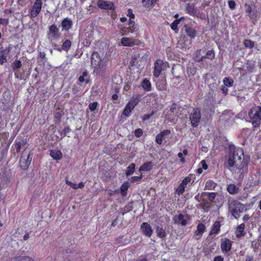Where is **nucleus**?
<instances>
[{
	"label": "nucleus",
	"instance_id": "nucleus-38",
	"mask_svg": "<svg viewBox=\"0 0 261 261\" xmlns=\"http://www.w3.org/2000/svg\"><path fill=\"white\" fill-rule=\"evenodd\" d=\"M156 232L157 236L161 239L165 238L167 234L165 230L160 226H158L156 228Z\"/></svg>",
	"mask_w": 261,
	"mask_h": 261
},
{
	"label": "nucleus",
	"instance_id": "nucleus-51",
	"mask_svg": "<svg viewBox=\"0 0 261 261\" xmlns=\"http://www.w3.org/2000/svg\"><path fill=\"white\" fill-rule=\"evenodd\" d=\"M180 19H175L171 24L172 30L175 31L177 30L178 25L180 22Z\"/></svg>",
	"mask_w": 261,
	"mask_h": 261
},
{
	"label": "nucleus",
	"instance_id": "nucleus-36",
	"mask_svg": "<svg viewBox=\"0 0 261 261\" xmlns=\"http://www.w3.org/2000/svg\"><path fill=\"white\" fill-rule=\"evenodd\" d=\"M201 49H197L195 54V55L194 56V60L196 62H202L204 59H203V56L201 55Z\"/></svg>",
	"mask_w": 261,
	"mask_h": 261
},
{
	"label": "nucleus",
	"instance_id": "nucleus-48",
	"mask_svg": "<svg viewBox=\"0 0 261 261\" xmlns=\"http://www.w3.org/2000/svg\"><path fill=\"white\" fill-rule=\"evenodd\" d=\"M71 129L69 126H65L62 130L60 132V135L62 136V138L65 137L67 134L71 132Z\"/></svg>",
	"mask_w": 261,
	"mask_h": 261
},
{
	"label": "nucleus",
	"instance_id": "nucleus-17",
	"mask_svg": "<svg viewBox=\"0 0 261 261\" xmlns=\"http://www.w3.org/2000/svg\"><path fill=\"white\" fill-rule=\"evenodd\" d=\"M27 144V141L25 139L18 137L15 141L13 146H14L17 153L20 152L21 148L23 147Z\"/></svg>",
	"mask_w": 261,
	"mask_h": 261
},
{
	"label": "nucleus",
	"instance_id": "nucleus-2",
	"mask_svg": "<svg viewBox=\"0 0 261 261\" xmlns=\"http://www.w3.org/2000/svg\"><path fill=\"white\" fill-rule=\"evenodd\" d=\"M248 116L253 128L259 127L261 124V105L252 107L248 111Z\"/></svg>",
	"mask_w": 261,
	"mask_h": 261
},
{
	"label": "nucleus",
	"instance_id": "nucleus-50",
	"mask_svg": "<svg viewBox=\"0 0 261 261\" xmlns=\"http://www.w3.org/2000/svg\"><path fill=\"white\" fill-rule=\"evenodd\" d=\"M223 83L225 86L230 87L232 86L233 81L229 79L228 77H225L223 79Z\"/></svg>",
	"mask_w": 261,
	"mask_h": 261
},
{
	"label": "nucleus",
	"instance_id": "nucleus-3",
	"mask_svg": "<svg viewBox=\"0 0 261 261\" xmlns=\"http://www.w3.org/2000/svg\"><path fill=\"white\" fill-rule=\"evenodd\" d=\"M228 204L231 214L237 219H239L241 213L246 210L245 205L237 200L230 198L228 200Z\"/></svg>",
	"mask_w": 261,
	"mask_h": 261
},
{
	"label": "nucleus",
	"instance_id": "nucleus-23",
	"mask_svg": "<svg viewBox=\"0 0 261 261\" xmlns=\"http://www.w3.org/2000/svg\"><path fill=\"white\" fill-rule=\"evenodd\" d=\"M221 226V225L220 221H216L211 227V229L210 231L209 234L211 236L214 234L216 235L219 233L220 231Z\"/></svg>",
	"mask_w": 261,
	"mask_h": 261
},
{
	"label": "nucleus",
	"instance_id": "nucleus-29",
	"mask_svg": "<svg viewBox=\"0 0 261 261\" xmlns=\"http://www.w3.org/2000/svg\"><path fill=\"white\" fill-rule=\"evenodd\" d=\"M153 164L151 162H147L143 164L139 168V171H149L151 170Z\"/></svg>",
	"mask_w": 261,
	"mask_h": 261
},
{
	"label": "nucleus",
	"instance_id": "nucleus-64",
	"mask_svg": "<svg viewBox=\"0 0 261 261\" xmlns=\"http://www.w3.org/2000/svg\"><path fill=\"white\" fill-rule=\"evenodd\" d=\"M214 261H224V260L222 256L218 255L214 257Z\"/></svg>",
	"mask_w": 261,
	"mask_h": 261
},
{
	"label": "nucleus",
	"instance_id": "nucleus-12",
	"mask_svg": "<svg viewBox=\"0 0 261 261\" xmlns=\"http://www.w3.org/2000/svg\"><path fill=\"white\" fill-rule=\"evenodd\" d=\"M120 31L122 35H127L129 33H133L137 30V27L135 24V22L134 20L129 19L128 21V27H121L120 28Z\"/></svg>",
	"mask_w": 261,
	"mask_h": 261
},
{
	"label": "nucleus",
	"instance_id": "nucleus-22",
	"mask_svg": "<svg viewBox=\"0 0 261 261\" xmlns=\"http://www.w3.org/2000/svg\"><path fill=\"white\" fill-rule=\"evenodd\" d=\"M244 7L245 12L247 16L251 19H253L256 17V10H253L250 5L246 3L244 5Z\"/></svg>",
	"mask_w": 261,
	"mask_h": 261
},
{
	"label": "nucleus",
	"instance_id": "nucleus-28",
	"mask_svg": "<svg viewBox=\"0 0 261 261\" xmlns=\"http://www.w3.org/2000/svg\"><path fill=\"white\" fill-rule=\"evenodd\" d=\"M142 89L146 92L151 91V84L149 80L144 79L141 83Z\"/></svg>",
	"mask_w": 261,
	"mask_h": 261
},
{
	"label": "nucleus",
	"instance_id": "nucleus-58",
	"mask_svg": "<svg viewBox=\"0 0 261 261\" xmlns=\"http://www.w3.org/2000/svg\"><path fill=\"white\" fill-rule=\"evenodd\" d=\"M65 182H66V184L69 186L70 187H71L72 188H73V189H75V190H76L77 189V188H76V184H75V183H73L68 180H65Z\"/></svg>",
	"mask_w": 261,
	"mask_h": 261
},
{
	"label": "nucleus",
	"instance_id": "nucleus-45",
	"mask_svg": "<svg viewBox=\"0 0 261 261\" xmlns=\"http://www.w3.org/2000/svg\"><path fill=\"white\" fill-rule=\"evenodd\" d=\"M22 66L21 62L19 60H15L12 64V67L14 71L17 70V69L21 68Z\"/></svg>",
	"mask_w": 261,
	"mask_h": 261
},
{
	"label": "nucleus",
	"instance_id": "nucleus-60",
	"mask_svg": "<svg viewBox=\"0 0 261 261\" xmlns=\"http://www.w3.org/2000/svg\"><path fill=\"white\" fill-rule=\"evenodd\" d=\"M127 16L129 17L130 19H134L135 17V16L133 13V10L131 9H128Z\"/></svg>",
	"mask_w": 261,
	"mask_h": 261
},
{
	"label": "nucleus",
	"instance_id": "nucleus-44",
	"mask_svg": "<svg viewBox=\"0 0 261 261\" xmlns=\"http://www.w3.org/2000/svg\"><path fill=\"white\" fill-rule=\"evenodd\" d=\"M175 193L178 195H182L185 191V187L181 183L175 189Z\"/></svg>",
	"mask_w": 261,
	"mask_h": 261
},
{
	"label": "nucleus",
	"instance_id": "nucleus-13",
	"mask_svg": "<svg viewBox=\"0 0 261 261\" xmlns=\"http://www.w3.org/2000/svg\"><path fill=\"white\" fill-rule=\"evenodd\" d=\"M98 7L102 10L115 11V7L114 4L110 1L105 0H98L97 2Z\"/></svg>",
	"mask_w": 261,
	"mask_h": 261
},
{
	"label": "nucleus",
	"instance_id": "nucleus-25",
	"mask_svg": "<svg viewBox=\"0 0 261 261\" xmlns=\"http://www.w3.org/2000/svg\"><path fill=\"white\" fill-rule=\"evenodd\" d=\"M50 151V155L55 160L60 161L62 159L63 155L60 150L58 149H51Z\"/></svg>",
	"mask_w": 261,
	"mask_h": 261
},
{
	"label": "nucleus",
	"instance_id": "nucleus-30",
	"mask_svg": "<svg viewBox=\"0 0 261 261\" xmlns=\"http://www.w3.org/2000/svg\"><path fill=\"white\" fill-rule=\"evenodd\" d=\"M159 0H142V4L143 7L145 8H152L154 6L155 3Z\"/></svg>",
	"mask_w": 261,
	"mask_h": 261
},
{
	"label": "nucleus",
	"instance_id": "nucleus-41",
	"mask_svg": "<svg viewBox=\"0 0 261 261\" xmlns=\"http://www.w3.org/2000/svg\"><path fill=\"white\" fill-rule=\"evenodd\" d=\"M140 55L139 54H137L134 55L131 58V60L130 61V65L131 66H134L138 64V60L139 58Z\"/></svg>",
	"mask_w": 261,
	"mask_h": 261
},
{
	"label": "nucleus",
	"instance_id": "nucleus-18",
	"mask_svg": "<svg viewBox=\"0 0 261 261\" xmlns=\"http://www.w3.org/2000/svg\"><path fill=\"white\" fill-rule=\"evenodd\" d=\"M141 229L143 233L146 237H150L152 234L153 230L150 225L147 222H143L141 225Z\"/></svg>",
	"mask_w": 261,
	"mask_h": 261
},
{
	"label": "nucleus",
	"instance_id": "nucleus-26",
	"mask_svg": "<svg viewBox=\"0 0 261 261\" xmlns=\"http://www.w3.org/2000/svg\"><path fill=\"white\" fill-rule=\"evenodd\" d=\"M227 192L231 195H235L239 193L240 189L233 184H230L227 186Z\"/></svg>",
	"mask_w": 261,
	"mask_h": 261
},
{
	"label": "nucleus",
	"instance_id": "nucleus-63",
	"mask_svg": "<svg viewBox=\"0 0 261 261\" xmlns=\"http://www.w3.org/2000/svg\"><path fill=\"white\" fill-rule=\"evenodd\" d=\"M201 165H202V168L203 170H206L208 169V165H207L206 161L205 160H202L200 162Z\"/></svg>",
	"mask_w": 261,
	"mask_h": 261
},
{
	"label": "nucleus",
	"instance_id": "nucleus-20",
	"mask_svg": "<svg viewBox=\"0 0 261 261\" xmlns=\"http://www.w3.org/2000/svg\"><path fill=\"white\" fill-rule=\"evenodd\" d=\"M72 20L68 17L64 18L61 22L62 31H68L72 27Z\"/></svg>",
	"mask_w": 261,
	"mask_h": 261
},
{
	"label": "nucleus",
	"instance_id": "nucleus-57",
	"mask_svg": "<svg viewBox=\"0 0 261 261\" xmlns=\"http://www.w3.org/2000/svg\"><path fill=\"white\" fill-rule=\"evenodd\" d=\"M228 7L231 10H234L236 8V3L233 0H230L228 2Z\"/></svg>",
	"mask_w": 261,
	"mask_h": 261
},
{
	"label": "nucleus",
	"instance_id": "nucleus-53",
	"mask_svg": "<svg viewBox=\"0 0 261 261\" xmlns=\"http://www.w3.org/2000/svg\"><path fill=\"white\" fill-rule=\"evenodd\" d=\"M62 115L60 112H56L54 115V121L55 123H59L61 121Z\"/></svg>",
	"mask_w": 261,
	"mask_h": 261
},
{
	"label": "nucleus",
	"instance_id": "nucleus-11",
	"mask_svg": "<svg viewBox=\"0 0 261 261\" xmlns=\"http://www.w3.org/2000/svg\"><path fill=\"white\" fill-rule=\"evenodd\" d=\"M190 217L188 214L183 215L182 214H179L174 216L173 218L174 224H180L183 226L187 225L188 221Z\"/></svg>",
	"mask_w": 261,
	"mask_h": 261
},
{
	"label": "nucleus",
	"instance_id": "nucleus-52",
	"mask_svg": "<svg viewBox=\"0 0 261 261\" xmlns=\"http://www.w3.org/2000/svg\"><path fill=\"white\" fill-rule=\"evenodd\" d=\"M217 193L216 192H211L208 193L207 198L210 202H213L216 198Z\"/></svg>",
	"mask_w": 261,
	"mask_h": 261
},
{
	"label": "nucleus",
	"instance_id": "nucleus-19",
	"mask_svg": "<svg viewBox=\"0 0 261 261\" xmlns=\"http://www.w3.org/2000/svg\"><path fill=\"white\" fill-rule=\"evenodd\" d=\"M185 31L186 35L191 39H194L197 35V30L188 24L185 25Z\"/></svg>",
	"mask_w": 261,
	"mask_h": 261
},
{
	"label": "nucleus",
	"instance_id": "nucleus-55",
	"mask_svg": "<svg viewBox=\"0 0 261 261\" xmlns=\"http://www.w3.org/2000/svg\"><path fill=\"white\" fill-rule=\"evenodd\" d=\"M143 131L141 128H137L134 131V135L137 138L141 137L143 135Z\"/></svg>",
	"mask_w": 261,
	"mask_h": 261
},
{
	"label": "nucleus",
	"instance_id": "nucleus-24",
	"mask_svg": "<svg viewBox=\"0 0 261 261\" xmlns=\"http://www.w3.org/2000/svg\"><path fill=\"white\" fill-rule=\"evenodd\" d=\"M245 225L244 223H243L237 226L235 231V235L237 238H240L245 235L246 232H245Z\"/></svg>",
	"mask_w": 261,
	"mask_h": 261
},
{
	"label": "nucleus",
	"instance_id": "nucleus-14",
	"mask_svg": "<svg viewBox=\"0 0 261 261\" xmlns=\"http://www.w3.org/2000/svg\"><path fill=\"white\" fill-rule=\"evenodd\" d=\"M232 242L228 238L221 239L220 248L223 253L229 252L232 248Z\"/></svg>",
	"mask_w": 261,
	"mask_h": 261
},
{
	"label": "nucleus",
	"instance_id": "nucleus-31",
	"mask_svg": "<svg viewBox=\"0 0 261 261\" xmlns=\"http://www.w3.org/2000/svg\"><path fill=\"white\" fill-rule=\"evenodd\" d=\"M130 187L128 182H124L120 187V193L122 197H125L127 194V190Z\"/></svg>",
	"mask_w": 261,
	"mask_h": 261
},
{
	"label": "nucleus",
	"instance_id": "nucleus-5",
	"mask_svg": "<svg viewBox=\"0 0 261 261\" xmlns=\"http://www.w3.org/2000/svg\"><path fill=\"white\" fill-rule=\"evenodd\" d=\"M141 98V95L140 94H137L133 96L125 106L123 111V115L126 117H128L133 110L139 103Z\"/></svg>",
	"mask_w": 261,
	"mask_h": 261
},
{
	"label": "nucleus",
	"instance_id": "nucleus-39",
	"mask_svg": "<svg viewBox=\"0 0 261 261\" xmlns=\"http://www.w3.org/2000/svg\"><path fill=\"white\" fill-rule=\"evenodd\" d=\"M255 68V64L249 61L246 62V72L248 73L252 72Z\"/></svg>",
	"mask_w": 261,
	"mask_h": 261
},
{
	"label": "nucleus",
	"instance_id": "nucleus-62",
	"mask_svg": "<svg viewBox=\"0 0 261 261\" xmlns=\"http://www.w3.org/2000/svg\"><path fill=\"white\" fill-rule=\"evenodd\" d=\"M177 110V106L176 104L175 103H172L171 108L170 109V111L171 113H173V115H174V113L176 112Z\"/></svg>",
	"mask_w": 261,
	"mask_h": 261
},
{
	"label": "nucleus",
	"instance_id": "nucleus-33",
	"mask_svg": "<svg viewBox=\"0 0 261 261\" xmlns=\"http://www.w3.org/2000/svg\"><path fill=\"white\" fill-rule=\"evenodd\" d=\"M217 185V184L213 180L209 179L205 182L204 189L208 190H214Z\"/></svg>",
	"mask_w": 261,
	"mask_h": 261
},
{
	"label": "nucleus",
	"instance_id": "nucleus-15",
	"mask_svg": "<svg viewBox=\"0 0 261 261\" xmlns=\"http://www.w3.org/2000/svg\"><path fill=\"white\" fill-rule=\"evenodd\" d=\"M157 89L159 91L165 90L167 89V83L165 76L156 78L154 80Z\"/></svg>",
	"mask_w": 261,
	"mask_h": 261
},
{
	"label": "nucleus",
	"instance_id": "nucleus-34",
	"mask_svg": "<svg viewBox=\"0 0 261 261\" xmlns=\"http://www.w3.org/2000/svg\"><path fill=\"white\" fill-rule=\"evenodd\" d=\"M200 205L201 207L205 211H208L211 207V204L208 200L205 199H202Z\"/></svg>",
	"mask_w": 261,
	"mask_h": 261
},
{
	"label": "nucleus",
	"instance_id": "nucleus-16",
	"mask_svg": "<svg viewBox=\"0 0 261 261\" xmlns=\"http://www.w3.org/2000/svg\"><path fill=\"white\" fill-rule=\"evenodd\" d=\"M48 35H51V37L55 39L60 38L61 34L59 29L55 24H53L49 27Z\"/></svg>",
	"mask_w": 261,
	"mask_h": 261
},
{
	"label": "nucleus",
	"instance_id": "nucleus-9",
	"mask_svg": "<svg viewBox=\"0 0 261 261\" xmlns=\"http://www.w3.org/2000/svg\"><path fill=\"white\" fill-rule=\"evenodd\" d=\"M42 6V0H35L29 12L30 18L36 17L41 12Z\"/></svg>",
	"mask_w": 261,
	"mask_h": 261
},
{
	"label": "nucleus",
	"instance_id": "nucleus-40",
	"mask_svg": "<svg viewBox=\"0 0 261 261\" xmlns=\"http://www.w3.org/2000/svg\"><path fill=\"white\" fill-rule=\"evenodd\" d=\"M135 169V164L134 163L130 164L126 168V170L125 172V174L126 176L130 175L132 174Z\"/></svg>",
	"mask_w": 261,
	"mask_h": 261
},
{
	"label": "nucleus",
	"instance_id": "nucleus-46",
	"mask_svg": "<svg viewBox=\"0 0 261 261\" xmlns=\"http://www.w3.org/2000/svg\"><path fill=\"white\" fill-rule=\"evenodd\" d=\"M243 44L245 47L249 48H252L254 46V42L249 39H245Z\"/></svg>",
	"mask_w": 261,
	"mask_h": 261
},
{
	"label": "nucleus",
	"instance_id": "nucleus-21",
	"mask_svg": "<svg viewBox=\"0 0 261 261\" xmlns=\"http://www.w3.org/2000/svg\"><path fill=\"white\" fill-rule=\"evenodd\" d=\"M171 132L169 129H164L162 131L160 134H158L155 137V142L159 145H161L163 143L164 137L170 134Z\"/></svg>",
	"mask_w": 261,
	"mask_h": 261
},
{
	"label": "nucleus",
	"instance_id": "nucleus-8",
	"mask_svg": "<svg viewBox=\"0 0 261 261\" xmlns=\"http://www.w3.org/2000/svg\"><path fill=\"white\" fill-rule=\"evenodd\" d=\"M167 62H163L161 59H158L154 64L153 75L155 78H159L162 70H164L168 67Z\"/></svg>",
	"mask_w": 261,
	"mask_h": 261
},
{
	"label": "nucleus",
	"instance_id": "nucleus-37",
	"mask_svg": "<svg viewBox=\"0 0 261 261\" xmlns=\"http://www.w3.org/2000/svg\"><path fill=\"white\" fill-rule=\"evenodd\" d=\"M205 230V226L204 224H198L197 226V230L195 231V233L197 236H201L204 232Z\"/></svg>",
	"mask_w": 261,
	"mask_h": 261
},
{
	"label": "nucleus",
	"instance_id": "nucleus-6",
	"mask_svg": "<svg viewBox=\"0 0 261 261\" xmlns=\"http://www.w3.org/2000/svg\"><path fill=\"white\" fill-rule=\"evenodd\" d=\"M32 158L33 155L25 149L22 152L20 158L19 166L20 168L23 170H27L31 163Z\"/></svg>",
	"mask_w": 261,
	"mask_h": 261
},
{
	"label": "nucleus",
	"instance_id": "nucleus-59",
	"mask_svg": "<svg viewBox=\"0 0 261 261\" xmlns=\"http://www.w3.org/2000/svg\"><path fill=\"white\" fill-rule=\"evenodd\" d=\"M142 175H140L139 176H133L132 178H131V181L132 182H138V181H140V180L142 179Z\"/></svg>",
	"mask_w": 261,
	"mask_h": 261
},
{
	"label": "nucleus",
	"instance_id": "nucleus-42",
	"mask_svg": "<svg viewBox=\"0 0 261 261\" xmlns=\"http://www.w3.org/2000/svg\"><path fill=\"white\" fill-rule=\"evenodd\" d=\"M215 51L213 49L208 50L206 52V55L205 56H203L204 59L205 58H207V59H208L210 60H213L214 59H215Z\"/></svg>",
	"mask_w": 261,
	"mask_h": 261
},
{
	"label": "nucleus",
	"instance_id": "nucleus-7",
	"mask_svg": "<svg viewBox=\"0 0 261 261\" xmlns=\"http://www.w3.org/2000/svg\"><path fill=\"white\" fill-rule=\"evenodd\" d=\"M191 126L197 127L201 120V114L199 108H194L190 115Z\"/></svg>",
	"mask_w": 261,
	"mask_h": 261
},
{
	"label": "nucleus",
	"instance_id": "nucleus-56",
	"mask_svg": "<svg viewBox=\"0 0 261 261\" xmlns=\"http://www.w3.org/2000/svg\"><path fill=\"white\" fill-rule=\"evenodd\" d=\"M154 112L152 111L150 114H144L142 116V119L143 121L148 120L152 116L154 115Z\"/></svg>",
	"mask_w": 261,
	"mask_h": 261
},
{
	"label": "nucleus",
	"instance_id": "nucleus-10",
	"mask_svg": "<svg viewBox=\"0 0 261 261\" xmlns=\"http://www.w3.org/2000/svg\"><path fill=\"white\" fill-rule=\"evenodd\" d=\"M121 43L124 46L133 47L134 45H140L141 42L134 37H123L121 39Z\"/></svg>",
	"mask_w": 261,
	"mask_h": 261
},
{
	"label": "nucleus",
	"instance_id": "nucleus-54",
	"mask_svg": "<svg viewBox=\"0 0 261 261\" xmlns=\"http://www.w3.org/2000/svg\"><path fill=\"white\" fill-rule=\"evenodd\" d=\"M98 105V102L96 101L91 102L89 105V109L91 112H93L96 109Z\"/></svg>",
	"mask_w": 261,
	"mask_h": 261
},
{
	"label": "nucleus",
	"instance_id": "nucleus-49",
	"mask_svg": "<svg viewBox=\"0 0 261 261\" xmlns=\"http://www.w3.org/2000/svg\"><path fill=\"white\" fill-rule=\"evenodd\" d=\"M7 62V57L5 55L4 50H2L0 51V64L3 65Z\"/></svg>",
	"mask_w": 261,
	"mask_h": 261
},
{
	"label": "nucleus",
	"instance_id": "nucleus-43",
	"mask_svg": "<svg viewBox=\"0 0 261 261\" xmlns=\"http://www.w3.org/2000/svg\"><path fill=\"white\" fill-rule=\"evenodd\" d=\"M15 261H34V259L28 256H18L15 257Z\"/></svg>",
	"mask_w": 261,
	"mask_h": 261
},
{
	"label": "nucleus",
	"instance_id": "nucleus-61",
	"mask_svg": "<svg viewBox=\"0 0 261 261\" xmlns=\"http://www.w3.org/2000/svg\"><path fill=\"white\" fill-rule=\"evenodd\" d=\"M9 23L8 19L0 18V25H7Z\"/></svg>",
	"mask_w": 261,
	"mask_h": 261
},
{
	"label": "nucleus",
	"instance_id": "nucleus-32",
	"mask_svg": "<svg viewBox=\"0 0 261 261\" xmlns=\"http://www.w3.org/2000/svg\"><path fill=\"white\" fill-rule=\"evenodd\" d=\"M71 46V42L69 40H66L62 45V47L57 48V50L61 51L62 50L68 51Z\"/></svg>",
	"mask_w": 261,
	"mask_h": 261
},
{
	"label": "nucleus",
	"instance_id": "nucleus-27",
	"mask_svg": "<svg viewBox=\"0 0 261 261\" xmlns=\"http://www.w3.org/2000/svg\"><path fill=\"white\" fill-rule=\"evenodd\" d=\"M187 12L191 16H195L197 15L198 10L195 8L194 4L188 3L186 8Z\"/></svg>",
	"mask_w": 261,
	"mask_h": 261
},
{
	"label": "nucleus",
	"instance_id": "nucleus-1",
	"mask_svg": "<svg viewBox=\"0 0 261 261\" xmlns=\"http://www.w3.org/2000/svg\"><path fill=\"white\" fill-rule=\"evenodd\" d=\"M244 150L241 147H230L228 155V164L230 167L235 166L239 170H243L247 166V162L244 159Z\"/></svg>",
	"mask_w": 261,
	"mask_h": 261
},
{
	"label": "nucleus",
	"instance_id": "nucleus-47",
	"mask_svg": "<svg viewBox=\"0 0 261 261\" xmlns=\"http://www.w3.org/2000/svg\"><path fill=\"white\" fill-rule=\"evenodd\" d=\"M194 175L193 174H189L188 176H186L181 181L182 185L186 186L191 182L192 180V177H193Z\"/></svg>",
	"mask_w": 261,
	"mask_h": 261
},
{
	"label": "nucleus",
	"instance_id": "nucleus-35",
	"mask_svg": "<svg viewBox=\"0 0 261 261\" xmlns=\"http://www.w3.org/2000/svg\"><path fill=\"white\" fill-rule=\"evenodd\" d=\"M90 77L88 75V73L87 71H85L83 72L82 75L79 77V81L80 83L86 82V84H88L89 82Z\"/></svg>",
	"mask_w": 261,
	"mask_h": 261
},
{
	"label": "nucleus",
	"instance_id": "nucleus-4",
	"mask_svg": "<svg viewBox=\"0 0 261 261\" xmlns=\"http://www.w3.org/2000/svg\"><path fill=\"white\" fill-rule=\"evenodd\" d=\"M91 65L94 68V72L97 73H99L105 69V65L97 52H93L92 55Z\"/></svg>",
	"mask_w": 261,
	"mask_h": 261
}]
</instances>
